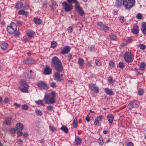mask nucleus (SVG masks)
<instances>
[{
	"instance_id": "obj_46",
	"label": "nucleus",
	"mask_w": 146,
	"mask_h": 146,
	"mask_svg": "<svg viewBox=\"0 0 146 146\" xmlns=\"http://www.w3.org/2000/svg\"><path fill=\"white\" fill-rule=\"evenodd\" d=\"M118 19L122 23H123L125 21L124 17L123 16H121L119 17Z\"/></svg>"
},
{
	"instance_id": "obj_29",
	"label": "nucleus",
	"mask_w": 146,
	"mask_h": 146,
	"mask_svg": "<svg viewBox=\"0 0 146 146\" xmlns=\"http://www.w3.org/2000/svg\"><path fill=\"white\" fill-rule=\"evenodd\" d=\"M81 143V139L79 137H76L75 139V143L76 144L78 145H80Z\"/></svg>"
},
{
	"instance_id": "obj_53",
	"label": "nucleus",
	"mask_w": 146,
	"mask_h": 146,
	"mask_svg": "<svg viewBox=\"0 0 146 146\" xmlns=\"http://www.w3.org/2000/svg\"><path fill=\"white\" fill-rule=\"evenodd\" d=\"M136 17L138 19H141L142 18L141 14L140 13H138L136 16Z\"/></svg>"
},
{
	"instance_id": "obj_64",
	"label": "nucleus",
	"mask_w": 146,
	"mask_h": 146,
	"mask_svg": "<svg viewBox=\"0 0 146 146\" xmlns=\"http://www.w3.org/2000/svg\"><path fill=\"white\" fill-rule=\"evenodd\" d=\"M97 25L99 27H100V28H102V26L103 25V24L102 23H99L98 22L97 23Z\"/></svg>"
},
{
	"instance_id": "obj_26",
	"label": "nucleus",
	"mask_w": 146,
	"mask_h": 146,
	"mask_svg": "<svg viewBox=\"0 0 146 146\" xmlns=\"http://www.w3.org/2000/svg\"><path fill=\"white\" fill-rule=\"evenodd\" d=\"M146 66V64L144 62H141L140 63L139 69L141 71H143L145 70Z\"/></svg>"
},
{
	"instance_id": "obj_17",
	"label": "nucleus",
	"mask_w": 146,
	"mask_h": 146,
	"mask_svg": "<svg viewBox=\"0 0 146 146\" xmlns=\"http://www.w3.org/2000/svg\"><path fill=\"white\" fill-rule=\"evenodd\" d=\"M52 72V69L49 66H46L44 70L43 74L46 75H50Z\"/></svg>"
},
{
	"instance_id": "obj_52",
	"label": "nucleus",
	"mask_w": 146,
	"mask_h": 146,
	"mask_svg": "<svg viewBox=\"0 0 146 146\" xmlns=\"http://www.w3.org/2000/svg\"><path fill=\"white\" fill-rule=\"evenodd\" d=\"M95 46L94 45H92L90 47V50L91 51H94L95 50L94 48H95Z\"/></svg>"
},
{
	"instance_id": "obj_12",
	"label": "nucleus",
	"mask_w": 146,
	"mask_h": 146,
	"mask_svg": "<svg viewBox=\"0 0 146 146\" xmlns=\"http://www.w3.org/2000/svg\"><path fill=\"white\" fill-rule=\"evenodd\" d=\"M89 88L92 90L95 93L97 94L99 93V88L96 84H91L89 85Z\"/></svg>"
},
{
	"instance_id": "obj_59",
	"label": "nucleus",
	"mask_w": 146,
	"mask_h": 146,
	"mask_svg": "<svg viewBox=\"0 0 146 146\" xmlns=\"http://www.w3.org/2000/svg\"><path fill=\"white\" fill-rule=\"evenodd\" d=\"M9 101V99L8 98H5L4 100L3 101V103H4L5 104H7L8 103Z\"/></svg>"
},
{
	"instance_id": "obj_7",
	"label": "nucleus",
	"mask_w": 146,
	"mask_h": 146,
	"mask_svg": "<svg viewBox=\"0 0 146 146\" xmlns=\"http://www.w3.org/2000/svg\"><path fill=\"white\" fill-rule=\"evenodd\" d=\"M63 5V7L65 11L66 12L70 11L73 8V6L72 5V3H69L66 1H64L62 3Z\"/></svg>"
},
{
	"instance_id": "obj_11",
	"label": "nucleus",
	"mask_w": 146,
	"mask_h": 146,
	"mask_svg": "<svg viewBox=\"0 0 146 146\" xmlns=\"http://www.w3.org/2000/svg\"><path fill=\"white\" fill-rule=\"evenodd\" d=\"M58 72H56L54 74V80L56 81L59 82L63 81V74H60Z\"/></svg>"
},
{
	"instance_id": "obj_16",
	"label": "nucleus",
	"mask_w": 146,
	"mask_h": 146,
	"mask_svg": "<svg viewBox=\"0 0 146 146\" xmlns=\"http://www.w3.org/2000/svg\"><path fill=\"white\" fill-rule=\"evenodd\" d=\"M104 116L102 115H100L97 117L95 119L94 122V124L95 125H98L99 124V122L101 121L103 119Z\"/></svg>"
},
{
	"instance_id": "obj_18",
	"label": "nucleus",
	"mask_w": 146,
	"mask_h": 146,
	"mask_svg": "<svg viewBox=\"0 0 146 146\" xmlns=\"http://www.w3.org/2000/svg\"><path fill=\"white\" fill-rule=\"evenodd\" d=\"M49 6L51 10H54L56 9V6L57 5H56V2L55 1H51L49 2Z\"/></svg>"
},
{
	"instance_id": "obj_23",
	"label": "nucleus",
	"mask_w": 146,
	"mask_h": 146,
	"mask_svg": "<svg viewBox=\"0 0 146 146\" xmlns=\"http://www.w3.org/2000/svg\"><path fill=\"white\" fill-rule=\"evenodd\" d=\"M107 119L108 121L110 123H112L113 121L114 118V116L111 114H109L107 115Z\"/></svg>"
},
{
	"instance_id": "obj_43",
	"label": "nucleus",
	"mask_w": 146,
	"mask_h": 146,
	"mask_svg": "<svg viewBox=\"0 0 146 146\" xmlns=\"http://www.w3.org/2000/svg\"><path fill=\"white\" fill-rule=\"evenodd\" d=\"M139 47L140 49L143 50H145L146 48V46L144 44H139Z\"/></svg>"
},
{
	"instance_id": "obj_32",
	"label": "nucleus",
	"mask_w": 146,
	"mask_h": 146,
	"mask_svg": "<svg viewBox=\"0 0 146 146\" xmlns=\"http://www.w3.org/2000/svg\"><path fill=\"white\" fill-rule=\"evenodd\" d=\"M18 13L19 15H25L27 17L28 15V12H26L23 9L19 10L18 12Z\"/></svg>"
},
{
	"instance_id": "obj_49",
	"label": "nucleus",
	"mask_w": 146,
	"mask_h": 146,
	"mask_svg": "<svg viewBox=\"0 0 146 146\" xmlns=\"http://www.w3.org/2000/svg\"><path fill=\"white\" fill-rule=\"evenodd\" d=\"M109 64L110 67H113L114 66L115 63L112 61H110L109 63Z\"/></svg>"
},
{
	"instance_id": "obj_47",
	"label": "nucleus",
	"mask_w": 146,
	"mask_h": 146,
	"mask_svg": "<svg viewBox=\"0 0 146 146\" xmlns=\"http://www.w3.org/2000/svg\"><path fill=\"white\" fill-rule=\"evenodd\" d=\"M99 141H100L99 144L101 145H103V143H104V141L102 138H100L99 139Z\"/></svg>"
},
{
	"instance_id": "obj_37",
	"label": "nucleus",
	"mask_w": 146,
	"mask_h": 146,
	"mask_svg": "<svg viewBox=\"0 0 146 146\" xmlns=\"http://www.w3.org/2000/svg\"><path fill=\"white\" fill-rule=\"evenodd\" d=\"M110 38L113 40H116L117 39V37L114 34L110 35Z\"/></svg>"
},
{
	"instance_id": "obj_1",
	"label": "nucleus",
	"mask_w": 146,
	"mask_h": 146,
	"mask_svg": "<svg viewBox=\"0 0 146 146\" xmlns=\"http://www.w3.org/2000/svg\"><path fill=\"white\" fill-rule=\"evenodd\" d=\"M51 64L57 72H61L63 69L62 62L56 56H54L52 58Z\"/></svg>"
},
{
	"instance_id": "obj_61",
	"label": "nucleus",
	"mask_w": 146,
	"mask_h": 146,
	"mask_svg": "<svg viewBox=\"0 0 146 146\" xmlns=\"http://www.w3.org/2000/svg\"><path fill=\"white\" fill-rule=\"evenodd\" d=\"M18 131L17 134L19 136H22L23 135V133L22 131Z\"/></svg>"
},
{
	"instance_id": "obj_55",
	"label": "nucleus",
	"mask_w": 146,
	"mask_h": 146,
	"mask_svg": "<svg viewBox=\"0 0 146 146\" xmlns=\"http://www.w3.org/2000/svg\"><path fill=\"white\" fill-rule=\"evenodd\" d=\"M132 40L131 38H129L126 41V43L127 44H129L132 42Z\"/></svg>"
},
{
	"instance_id": "obj_39",
	"label": "nucleus",
	"mask_w": 146,
	"mask_h": 146,
	"mask_svg": "<svg viewBox=\"0 0 146 146\" xmlns=\"http://www.w3.org/2000/svg\"><path fill=\"white\" fill-rule=\"evenodd\" d=\"M118 66L121 69L123 68L124 67V64L122 62H120L118 64Z\"/></svg>"
},
{
	"instance_id": "obj_9",
	"label": "nucleus",
	"mask_w": 146,
	"mask_h": 146,
	"mask_svg": "<svg viewBox=\"0 0 146 146\" xmlns=\"http://www.w3.org/2000/svg\"><path fill=\"white\" fill-rule=\"evenodd\" d=\"M37 86L42 90H46L49 88V87L47 85L42 81H40L37 83Z\"/></svg>"
},
{
	"instance_id": "obj_4",
	"label": "nucleus",
	"mask_w": 146,
	"mask_h": 146,
	"mask_svg": "<svg viewBox=\"0 0 146 146\" xmlns=\"http://www.w3.org/2000/svg\"><path fill=\"white\" fill-rule=\"evenodd\" d=\"M135 0H123L122 5L125 9L129 10L134 5Z\"/></svg>"
},
{
	"instance_id": "obj_54",
	"label": "nucleus",
	"mask_w": 146,
	"mask_h": 146,
	"mask_svg": "<svg viewBox=\"0 0 146 146\" xmlns=\"http://www.w3.org/2000/svg\"><path fill=\"white\" fill-rule=\"evenodd\" d=\"M49 127L50 130H51L52 131L55 132L56 131V129L54 127L52 126H50Z\"/></svg>"
},
{
	"instance_id": "obj_31",
	"label": "nucleus",
	"mask_w": 146,
	"mask_h": 146,
	"mask_svg": "<svg viewBox=\"0 0 146 146\" xmlns=\"http://www.w3.org/2000/svg\"><path fill=\"white\" fill-rule=\"evenodd\" d=\"M35 34V33L32 30H30L27 32V34L29 37H33Z\"/></svg>"
},
{
	"instance_id": "obj_42",
	"label": "nucleus",
	"mask_w": 146,
	"mask_h": 146,
	"mask_svg": "<svg viewBox=\"0 0 146 146\" xmlns=\"http://www.w3.org/2000/svg\"><path fill=\"white\" fill-rule=\"evenodd\" d=\"M21 107L22 109L24 110H27L29 109L28 106L26 104H24L22 105L21 106Z\"/></svg>"
},
{
	"instance_id": "obj_48",
	"label": "nucleus",
	"mask_w": 146,
	"mask_h": 146,
	"mask_svg": "<svg viewBox=\"0 0 146 146\" xmlns=\"http://www.w3.org/2000/svg\"><path fill=\"white\" fill-rule=\"evenodd\" d=\"M67 30L68 31L69 33H71L72 32L73 28L71 26H70L68 28Z\"/></svg>"
},
{
	"instance_id": "obj_6",
	"label": "nucleus",
	"mask_w": 146,
	"mask_h": 146,
	"mask_svg": "<svg viewBox=\"0 0 146 146\" xmlns=\"http://www.w3.org/2000/svg\"><path fill=\"white\" fill-rule=\"evenodd\" d=\"M7 29L8 33L10 34H13L17 30V26L15 23H11L9 26L7 27Z\"/></svg>"
},
{
	"instance_id": "obj_13",
	"label": "nucleus",
	"mask_w": 146,
	"mask_h": 146,
	"mask_svg": "<svg viewBox=\"0 0 146 146\" xmlns=\"http://www.w3.org/2000/svg\"><path fill=\"white\" fill-rule=\"evenodd\" d=\"M24 76L25 79L29 80H31L33 78V74L29 73L28 70H27L24 72Z\"/></svg>"
},
{
	"instance_id": "obj_8",
	"label": "nucleus",
	"mask_w": 146,
	"mask_h": 146,
	"mask_svg": "<svg viewBox=\"0 0 146 146\" xmlns=\"http://www.w3.org/2000/svg\"><path fill=\"white\" fill-rule=\"evenodd\" d=\"M75 5L74 8L75 10L81 16H83L84 14V12L82 8L80 6V4L78 0L74 3Z\"/></svg>"
},
{
	"instance_id": "obj_38",
	"label": "nucleus",
	"mask_w": 146,
	"mask_h": 146,
	"mask_svg": "<svg viewBox=\"0 0 146 146\" xmlns=\"http://www.w3.org/2000/svg\"><path fill=\"white\" fill-rule=\"evenodd\" d=\"M144 92L143 89H140L138 91V95L139 96H141L143 94Z\"/></svg>"
},
{
	"instance_id": "obj_36",
	"label": "nucleus",
	"mask_w": 146,
	"mask_h": 146,
	"mask_svg": "<svg viewBox=\"0 0 146 146\" xmlns=\"http://www.w3.org/2000/svg\"><path fill=\"white\" fill-rule=\"evenodd\" d=\"M50 48H54L57 46V43L56 42L52 41L51 43Z\"/></svg>"
},
{
	"instance_id": "obj_14",
	"label": "nucleus",
	"mask_w": 146,
	"mask_h": 146,
	"mask_svg": "<svg viewBox=\"0 0 146 146\" xmlns=\"http://www.w3.org/2000/svg\"><path fill=\"white\" fill-rule=\"evenodd\" d=\"M70 46H66L64 47L61 50L60 53L62 54H67L70 52Z\"/></svg>"
},
{
	"instance_id": "obj_57",
	"label": "nucleus",
	"mask_w": 146,
	"mask_h": 146,
	"mask_svg": "<svg viewBox=\"0 0 146 146\" xmlns=\"http://www.w3.org/2000/svg\"><path fill=\"white\" fill-rule=\"evenodd\" d=\"M56 84L54 82H52L50 83V86L51 87L54 88L56 86Z\"/></svg>"
},
{
	"instance_id": "obj_27",
	"label": "nucleus",
	"mask_w": 146,
	"mask_h": 146,
	"mask_svg": "<svg viewBox=\"0 0 146 146\" xmlns=\"http://www.w3.org/2000/svg\"><path fill=\"white\" fill-rule=\"evenodd\" d=\"M8 46V44L6 42H3L1 45V47L2 49L4 50H7Z\"/></svg>"
},
{
	"instance_id": "obj_15",
	"label": "nucleus",
	"mask_w": 146,
	"mask_h": 146,
	"mask_svg": "<svg viewBox=\"0 0 146 146\" xmlns=\"http://www.w3.org/2000/svg\"><path fill=\"white\" fill-rule=\"evenodd\" d=\"M139 29L136 24H134L133 26V28L131 29V32L134 34H138Z\"/></svg>"
},
{
	"instance_id": "obj_40",
	"label": "nucleus",
	"mask_w": 146,
	"mask_h": 146,
	"mask_svg": "<svg viewBox=\"0 0 146 146\" xmlns=\"http://www.w3.org/2000/svg\"><path fill=\"white\" fill-rule=\"evenodd\" d=\"M37 104H39L43 106H45V104L42 100H39L37 101Z\"/></svg>"
},
{
	"instance_id": "obj_63",
	"label": "nucleus",
	"mask_w": 146,
	"mask_h": 146,
	"mask_svg": "<svg viewBox=\"0 0 146 146\" xmlns=\"http://www.w3.org/2000/svg\"><path fill=\"white\" fill-rule=\"evenodd\" d=\"M127 146H133V145L132 142H129L127 143Z\"/></svg>"
},
{
	"instance_id": "obj_10",
	"label": "nucleus",
	"mask_w": 146,
	"mask_h": 146,
	"mask_svg": "<svg viewBox=\"0 0 146 146\" xmlns=\"http://www.w3.org/2000/svg\"><path fill=\"white\" fill-rule=\"evenodd\" d=\"M140 104V102L136 100L133 101L129 103L127 105V108L129 109H131L135 107L138 106Z\"/></svg>"
},
{
	"instance_id": "obj_50",
	"label": "nucleus",
	"mask_w": 146,
	"mask_h": 146,
	"mask_svg": "<svg viewBox=\"0 0 146 146\" xmlns=\"http://www.w3.org/2000/svg\"><path fill=\"white\" fill-rule=\"evenodd\" d=\"M72 55L70 53L68 54L67 56V60L68 61H70L72 58Z\"/></svg>"
},
{
	"instance_id": "obj_41",
	"label": "nucleus",
	"mask_w": 146,
	"mask_h": 146,
	"mask_svg": "<svg viewBox=\"0 0 146 146\" xmlns=\"http://www.w3.org/2000/svg\"><path fill=\"white\" fill-rule=\"evenodd\" d=\"M95 63L96 66H99L101 65V62L99 59H96L95 62Z\"/></svg>"
},
{
	"instance_id": "obj_24",
	"label": "nucleus",
	"mask_w": 146,
	"mask_h": 146,
	"mask_svg": "<svg viewBox=\"0 0 146 146\" xmlns=\"http://www.w3.org/2000/svg\"><path fill=\"white\" fill-rule=\"evenodd\" d=\"M141 30L144 34L146 35V23L144 22L142 25Z\"/></svg>"
},
{
	"instance_id": "obj_60",
	"label": "nucleus",
	"mask_w": 146,
	"mask_h": 146,
	"mask_svg": "<svg viewBox=\"0 0 146 146\" xmlns=\"http://www.w3.org/2000/svg\"><path fill=\"white\" fill-rule=\"evenodd\" d=\"M87 66H88V67L90 68H91L92 66V63L91 62H88L87 63Z\"/></svg>"
},
{
	"instance_id": "obj_58",
	"label": "nucleus",
	"mask_w": 146,
	"mask_h": 146,
	"mask_svg": "<svg viewBox=\"0 0 146 146\" xmlns=\"http://www.w3.org/2000/svg\"><path fill=\"white\" fill-rule=\"evenodd\" d=\"M42 23V21L39 18H37V24H41Z\"/></svg>"
},
{
	"instance_id": "obj_28",
	"label": "nucleus",
	"mask_w": 146,
	"mask_h": 146,
	"mask_svg": "<svg viewBox=\"0 0 146 146\" xmlns=\"http://www.w3.org/2000/svg\"><path fill=\"white\" fill-rule=\"evenodd\" d=\"M23 4L20 1H18L15 5V8L17 9H21L22 8Z\"/></svg>"
},
{
	"instance_id": "obj_3",
	"label": "nucleus",
	"mask_w": 146,
	"mask_h": 146,
	"mask_svg": "<svg viewBox=\"0 0 146 146\" xmlns=\"http://www.w3.org/2000/svg\"><path fill=\"white\" fill-rule=\"evenodd\" d=\"M123 58L126 62L127 63V65L128 67H131L132 64H129L133 61V58L131 52L126 51L123 55Z\"/></svg>"
},
{
	"instance_id": "obj_20",
	"label": "nucleus",
	"mask_w": 146,
	"mask_h": 146,
	"mask_svg": "<svg viewBox=\"0 0 146 146\" xmlns=\"http://www.w3.org/2000/svg\"><path fill=\"white\" fill-rule=\"evenodd\" d=\"M16 129L17 131H22L23 129V126L21 123H17L16 125Z\"/></svg>"
},
{
	"instance_id": "obj_33",
	"label": "nucleus",
	"mask_w": 146,
	"mask_h": 146,
	"mask_svg": "<svg viewBox=\"0 0 146 146\" xmlns=\"http://www.w3.org/2000/svg\"><path fill=\"white\" fill-rule=\"evenodd\" d=\"M108 81L109 83L113 84L115 82V80L113 79L112 77L110 76L108 78Z\"/></svg>"
},
{
	"instance_id": "obj_51",
	"label": "nucleus",
	"mask_w": 146,
	"mask_h": 146,
	"mask_svg": "<svg viewBox=\"0 0 146 146\" xmlns=\"http://www.w3.org/2000/svg\"><path fill=\"white\" fill-rule=\"evenodd\" d=\"M42 114V111L40 110H37V115L40 116Z\"/></svg>"
},
{
	"instance_id": "obj_45",
	"label": "nucleus",
	"mask_w": 146,
	"mask_h": 146,
	"mask_svg": "<svg viewBox=\"0 0 146 146\" xmlns=\"http://www.w3.org/2000/svg\"><path fill=\"white\" fill-rule=\"evenodd\" d=\"M14 33V36L16 37L19 36L21 34L19 31H17V30L15 31Z\"/></svg>"
},
{
	"instance_id": "obj_30",
	"label": "nucleus",
	"mask_w": 146,
	"mask_h": 146,
	"mask_svg": "<svg viewBox=\"0 0 146 146\" xmlns=\"http://www.w3.org/2000/svg\"><path fill=\"white\" fill-rule=\"evenodd\" d=\"M78 63L80 66H82L84 63V60L81 58H79L78 61Z\"/></svg>"
},
{
	"instance_id": "obj_21",
	"label": "nucleus",
	"mask_w": 146,
	"mask_h": 146,
	"mask_svg": "<svg viewBox=\"0 0 146 146\" xmlns=\"http://www.w3.org/2000/svg\"><path fill=\"white\" fill-rule=\"evenodd\" d=\"M104 92L107 95L112 96L113 94V92L112 90L108 88H106L104 89Z\"/></svg>"
},
{
	"instance_id": "obj_25",
	"label": "nucleus",
	"mask_w": 146,
	"mask_h": 146,
	"mask_svg": "<svg viewBox=\"0 0 146 146\" xmlns=\"http://www.w3.org/2000/svg\"><path fill=\"white\" fill-rule=\"evenodd\" d=\"M34 60L31 59H28L25 60L23 61V62L26 64H30L34 62Z\"/></svg>"
},
{
	"instance_id": "obj_5",
	"label": "nucleus",
	"mask_w": 146,
	"mask_h": 146,
	"mask_svg": "<svg viewBox=\"0 0 146 146\" xmlns=\"http://www.w3.org/2000/svg\"><path fill=\"white\" fill-rule=\"evenodd\" d=\"M29 86L25 81L22 80L21 81L19 89L23 92H28V88Z\"/></svg>"
},
{
	"instance_id": "obj_19",
	"label": "nucleus",
	"mask_w": 146,
	"mask_h": 146,
	"mask_svg": "<svg viewBox=\"0 0 146 146\" xmlns=\"http://www.w3.org/2000/svg\"><path fill=\"white\" fill-rule=\"evenodd\" d=\"M13 122L12 118L10 117H8L5 119L4 121V123L7 125H10Z\"/></svg>"
},
{
	"instance_id": "obj_2",
	"label": "nucleus",
	"mask_w": 146,
	"mask_h": 146,
	"mask_svg": "<svg viewBox=\"0 0 146 146\" xmlns=\"http://www.w3.org/2000/svg\"><path fill=\"white\" fill-rule=\"evenodd\" d=\"M56 93L52 91L51 93L45 94L44 100L46 104H54L56 101Z\"/></svg>"
},
{
	"instance_id": "obj_22",
	"label": "nucleus",
	"mask_w": 146,
	"mask_h": 146,
	"mask_svg": "<svg viewBox=\"0 0 146 146\" xmlns=\"http://www.w3.org/2000/svg\"><path fill=\"white\" fill-rule=\"evenodd\" d=\"M123 0H116L115 5L118 8L120 7L122 5V3Z\"/></svg>"
},
{
	"instance_id": "obj_34",
	"label": "nucleus",
	"mask_w": 146,
	"mask_h": 146,
	"mask_svg": "<svg viewBox=\"0 0 146 146\" xmlns=\"http://www.w3.org/2000/svg\"><path fill=\"white\" fill-rule=\"evenodd\" d=\"M60 129L66 133H67L68 132V128L66 126L64 125H63L60 128Z\"/></svg>"
},
{
	"instance_id": "obj_35",
	"label": "nucleus",
	"mask_w": 146,
	"mask_h": 146,
	"mask_svg": "<svg viewBox=\"0 0 146 146\" xmlns=\"http://www.w3.org/2000/svg\"><path fill=\"white\" fill-rule=\"evenodd\" d=\"M77 119L76 118H75L73 121V126L75 128H76L77 127Z\"/></svg>"
},
{
	"instance_id": "obj_62",
	"label": "nucleus",
	"mask_w": 146,
	"mask_h": 146,
	"mask_svg": "<svg viewBox=\"0 0 146 146\" xmlns=\"http://www.w3.org/2000/svg\"><path fill=\"white\" fill-rule=\"evenodd\" d=\"M15 129L14 128H12L11 130V132L12 133H14L15 132Z\"/></svg>"
},
{
	"instance_id": "obj_56",
	"label": "nucleus",
	"mask_w": 146,
	"mask_h": 146,
	"mask_svg": "<svg viewBox=\"0 0 146 146\" xmlns=\"http://www.w3.org/2000/svg\"><path fill=\"white\" fill-rule=\"evenodd\" d=\"M47 108L48 110L51 111L53 109V107L51 106H48L47 107Z\"/></svg>"
},
{
	"instance_id": "obj_44",
	"label": "nucleus",
	"mask_w": 146,
	"mask_h": 146,
	"mask_svg": "<svg viewBox=\"0 0 146 146\" xmlns=\"http://www.w3.org/2000/svg\"><path fill=\"white\" fill-rule=\"evenodd\" d=\"M101 28L104 30L108 31L109 30V28L108 26L103 25Z\"/></svg>"
}]
</instances>
